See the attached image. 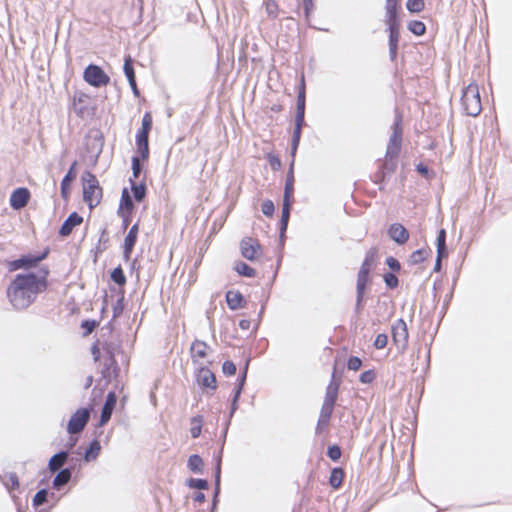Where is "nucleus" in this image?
<instances>
[{"label": "nucleus", "instance_id": "obj_63", "mask_svg": "<svg viewBox=\"0 0 512 512\" xmlns=\"http://www.w3.org/2000/svg\"><path fill=\"white\" fill-rule=\"evenodd\" d=\"M270 164L274 169L279 168L281 166V162L277 157H271Z\"/></svg>", "mask_w": 512, "mask_h": 512}, {"label": "nucleus", "instance_id": "obj_6", "mask_svg": "<svg viewBox=\"0 0 512 512\" xmlns=\"http://www.w3.org/2000/svg\"><path fill=\"white\" fill-rule=\"evenodd\" d=\"M84 80L94 87H102L109 83V76L97 65L90 64L83 73Z\"/></svg>", "mask_w": 512, "mask_h": 512}, {"label": "nucleus", "instance_id": "obj_61", "mask_svg": "<svg viewBox=\"0 0 512 512\" xmlns=\"http://www.w3.org/2000/svg\"><path fill=\"white\" fill-rule=\"evenodd\" d=\"M247 369H248V364H246L244 370L242 371L240 377L238 378V383L237 384H242V387L244 386V383H245V380H246Z\"/></svg>", "mask_w": 512, "mask_h": 512}, {"label": "nucleus", "instance_id": "obj_18", "mask_svg": "<svg viewBox=\"0 0 512 512\" xmlns=\"http://www.w3.org/2000/svg\"><path fill=\"white\" fill-rule=\"evenodd\" d=\"M197 381L200 385L206 388H216L215 375L206 366L198 367Z\"/></svg>", "mask_w": 512, "mask_h": 512}, {"label": "nucleus", "instance_id": "obj_11", "mask_svg": "<svg viewBox=\"0 0 512 512\" xmlns=\"http://www.w3.org/2000/svg\"><path fill=\"white\" fill-rule=\"evenodd\" d=\"M241 255L249 261L255 260L261 252V247L256 239L244 238L240 243Z\"/></svg>", "mask_w": 512, "mask_h": 512}, {"label": "nucleus", "instance_id": "obj_45", "mask_svg": "<svg viewBox=\"0 0 512 512\" xmlns=\"http://www.w3.org/2000/svg\"><path fill=\"white\" fill-rule=\"evenodd\" d=\"M406 7L410 12L417 13L423 10L424 1L423 0H408L406 3Z\"/></svg>", "mask_w": 512, "mask_h": 512}, {"label": "nucleus", "instance_id": "obj_32", "mask_svg": "<svg viewBox=\"0 0 512 512\" xmlns=\"http://www.w3.org/2000/svg\"><path fill=\"white\" fill-rule=\"evenodd\" d=\"M429 252V249L424 248L414 251L410 256L409 263L412 265H416L423 262L429 255Z\"/></svg>", "mask_w": 512, "mask_h": 512}, {"label": "nucleus", "instance_id": "obj_55", "mask_svg": "<svg viewBox=\"0 0 512 512\" xmlns=\"http://www.w3.org/2000/svg\"><path fill=\"white\" fill-rule=\"evenodd\" d=\"M265 7H266V12L269 16L276 17L278 6L274 1H272V0L267 1Z\"/></svg>", "mask_w": 512, "mask_h": 512}, {"label": "nucleus", "instance_id": "obj_51", "mask_svg": "<svg viewBox=\"0 0 512 512\" xmlns=\"http://www.w3.org/2000/svg\"><path fill=\"white\" fill-rule=\"evenodd\" d=\"M152 128V117L149 113H145L142 118L140 131L150 132Z\"/></svg>", "mask_w": 512, "mask_h": 512}, {"label": "nucleus", "instance_id": "obj_21", "mask_svg": "<svg viewBox=\"0 0 512 512\" xmlns=\"http://www.w3.org/2000/svg\"><path fill=\"white\" fill-rule=\"evenodd\" d=\"M77 165V162L75 161L70 169L68 170L67 174L64 176V178L61 181V195L63 198H68L70 189L69 186L71 182L76 178V172L75 167Z\"/></svg>", "mask_w": 512, "mask_h": 512}, {"label": "nucleus", "instance_id": "obj_38", "mask_svg": "<svg viewBox=\"0 0 512 512\" xmlns=\"http://www.w3.org/2000/svg\"><path fill=\"white\" fill-rule=\"evenodd\" d=\"M131 183H132L131 189H132L133 196H134L135 200L138 202L142 201L146 195L145 185L144 184H135L132 180H131Z\"/></svg>", "mask_w": 512, "mask_h": 512}, {"label": "nucleus", "instance_id": "obj_47", "mask_svg": "<svg viewBox=\"0 0 512 512\" xmlns=\"http://www.w3.org/2000/svg\"><path fill=\"white\" fill-rule=\"evenodd\" d=\"M376 378V373L374 370H367L361 373L360 375V382L364 384H370L372 383Z\"/></svg>", "mask_w": 512, "mask_h": 512}, {"label": "nucleus", "instance_id": "obj_49", "mask_svg": "<svg viewBox=\"0 0 512 512\" xmlns=\"http://www.w3.org/2000/svg\"><path fill=\"white\" fill-rule=\"evenodd\" d=\"M261 210L264 215L272 216L275 210L274 203L271 200H265L262 203Z\"/></svg>", "mask_w": 512, "mask_h": 512}, {"label": "nucleus", "instance_id": "obj_20", "mask_svg": "<svg viewBox=\"0 0 512 512\" xmlns=\"http://www.w3.org/2000/svg\"><path fill=\"white\" fill-rule=\"evenodd\" d=\"M149 133L145 131H138L136 135V145L138 153L142 160H146L149 156V144H148Z\"/></svg>", "mask_w": 512, "mask_h": 512}, {"label": "nucleus", "instance_id": "obj_58", "mask_svg": "<svg viewBox=\"0 0 512 512\" xmlns=\"http://www.w3.org/2000/svg\"><path fill=\"white\" fill-rule=\"evenodd\" d=\"M437 246H446V231L441 229L437 236Z\"/></svg>", "mask_w": 512, "mask_h": 512}, {"label": "nucleus", "instance_id": "obj_9", "mask_svg": "<svg viewBox=\"0 0 512 512\" xmlns=\"http://www.w3.org/2000/svg\"><path fill=\"white\" fill-rule=\"evenodd\" d=\"M47 254L48 251H45L40 255H24L16 260L11 261L9 263V270L16 271L19 269H30L32 267H35L40 261L46 258Z\"/></svg>", "mask_w": 512, "mask_h": 512}, {"label": "nucleus", "instance_id": "obj_26", "mask_svg": "<svg viewBox=\"0 0 512 512\" xmlns=\"http://www.w3.org/2000/svg\"><path fill=\"white\" fill-rule=\"evenodd\" d=\"M244 298L238 291H228L226 294V302L230 309L237 310L242 307Z\"/></svg>", "mask_w": 512, "mask_h": 512}, {"label": "nucleus", "instance_id": "obj_54", "mask_svg": "<svg viewBox=\"0 0 512 512\" xmlns=\"http://www.w3.org/2000/svg\"><path fill=\"white\" fill-rule=\"evenodd\" d=\"M327 455L331 460L337 461L341 457V450L336 445L330 446L328 448Z\"/></svg>", "mask_w": 512, "mask_h": 512}, {"label": "nucleus", "instance_id": "obj_52", "mask_svg": "<svg viewBox=\"0 0 512 512\" xmlns=\"http://www.w3.org/2000/svg\"><path fill=\"white\" fill-rule=\"evenodd\" d=\"M222 371L227 376H233L236 373V365L232 361H225L222 365Z\"/></svg>", "mask_w": 512, "mask_h": 512}, {"label": "nucleus", "instance_id": "obj_40", "mask_svg": "<svg viewBox=\"0 0 512 512\" xmlns=\"http://www.w3.org/2000/svg\"><path fill=\"white\" fill-rule=\"evenodd\" d=\"M408 29L413 34L421 36L425 33L426 27L423 22L414 20L408 24Z\"/></svg>", "mask_w": 512, "mask_h": 512}, {"label": "nucleus", "instance_id": "obj_15", "mask_svg": "<svg viewBox=\"0 0 512 512\" xmlns=\"http://www.w3.org/2000/svg\"><path fill=\"white\" fill-rule=\"evenodd\" d=\"M389 237L399 245H403L409 239L408 230L399 223L392 224L388 229Z\"/></svg>", "mask_w": 512, "mask_h": 512}, {"label": "nucleus", "instance_id": "obj_59", "mask_svg": "<svg viewBox=\"0 0 512 512\" xmlns=\"http://www.w3.org/2000/svg\"><path fill=\"white\" fill-rule=\"evenodd\" d=\"M303 6L305 16L308 18L313 9V0H303Z\"/></svg>", "mask_w": 512, "mask_h": 512}, {"label": "nucleus", "instance_id": "obj_24", "mask_svg": "<svg viewBox=\"0 0 512 512\" xmlns=\"http://www.w3.org/2000/svg\"><path fill=\"white\" fill-rule=\"evenodd\" d=\"M398 0H386V18L388 26L397 24Z\"/></svg>", "mask_w": 512, "mask_h": 512}, {"label": "nucleus", "instance_id": "obj_64", "mask_svg": "<svg viewBox=\"0 0 512 512\" xmlns=\"http://www.w3.org/2000/svg\"><path fill=\"white\" fill-rule=\"evenodd\" d=\"M239 326L241 329L243 330H247L250 328V321L249 320H246V319H243L239 322Z\"/></svg>", "mask_w": 512, "mask_h": 512}, {"label": "nucleus", "instance_id": "obj_5", "mask_svg": "<svg viewBox=\"0 0 512 512\" xmlns=\"http://www.w3.org/2000/svg\"><path fill=\"white\" fill-rule=\"evenodd\" d=\"M293 193V175H288L285 190H284V199L282 204V215L280 220V234L281 237L284 236V233L288 226V221L290 217V197Z\"/></svg>", "mask_w": 512, "mask_h": 512}, {"label": "nucleus", "instance_id": "obj_41", "mask_svg": "<svg viewBox=\"0 0 512 512\" xmlns=\"http://www.w3.org/2000/svg\"><path fill=\"white\" fill-rule=\"evenodd\" d=\"M48 491L46 489L39 490L33 497L32 503L34 507H39L47 501Z\"/></svg>", "mask_w": 512, "mask_h": 512}, {"label": "nucleus", "instance_id": "obj_27", "mask_svg": "<svg viewBox=\"0 0 512 512\" xmlns=\"http://www.w3.org/2000/svg\"><path fill=\"white\" fill-rule=\"evenodd\" d=\"M187 466L193 473L201 474L203 472L204 462L199 455L193 454L188 458Z\"/></svg>", "mask_w": 512, "mask_h": 512}, {"label": "nucleus", "instance_id": "obj_46", "mask_svg": "<svg viewBox=\"0 0 512 512\" xmlns=\"http://www.w3.org/2000/svg\"><path fill=\"white\" fill-rule=\"evenodd\" d=\"M133 207L132 199L127 191L124 189L121 196L120 208L130 211Z\"/></svg>", "mask_w": 512, "mask_h": 512}, {"label": "nucleus", "instance_id": "obj_12", "mask_svg": "<svg viewBox=\"0 0 512 512\" xmlns=\"http://www.w3.org/2000/svg\"><path fill=\"white\" fill-rule=\"evenodd\" d=\"M305 111L296 110L295 128L292 136L291 153L294 156L300 143L301 130L304 125Z\"/></svg>", "mask_w": 512, "mask_h": 512}, {"label": "nucleus", "instance_id": "obj_53", "mask_svg": "<svg viewBox=\"0 0 512 512\" xmlns=\"http://www.w3.org/2000/svg\"><path fill=\"white\" fill-rule=\"evenodd\" d=\"M388 343V336L386 334H378L374 341V347L376 349H383Z\"/></svg>", "mask_w": 512, "mask_h": 512}, {"label": "nucleus", "instance_id": "obj_62", "mask_svg": "<svg viewBox=\"0 0 512 512\" xmlns=\"http://www.w3.org/2000/svg\"><path fill=\"white\" fill-rule=\"evenodd\" d=\"M242 389H243L242 384H237V386H236V388L234 390L233 399L239 400L240 395L242 393Z\"/></svg>", "mask_w": 512, "mask_h": 512}, {"label": "nucleus", "instance_id": "obj_16", "mask_svg": "<svg viewBox=\"0 0 512 512\" xmlns=\"http://www.w3.org/2000/svg\"><path fill=\"white\" fill-rule=\"evenodd\" d=\"M30 193L26 188H18L11 194L10 205L13 209H21L28 203Z\"/></svg>", "mask_w": 512, "mask_h": 512}, {"label": "nucleus", "instance_id": "obj_33", "mask_svg": "<svg viewBox=\"0 0 512 512\" xmlns=\"http://www.w3.org/2000/svg\"><path fill=\"white\" fill-rule=\"evenodd\" d=\"M235 270L238 274L245 277H254L256 274V271L252 267L242 261L235 264Z\"/></svg>", "mask_w": 512, "mask_h": 512}, {"label": "nucleus", "instance_id": "obj_10", "mask_svg": "<svg viewBox=\"0 0 512 512\" xmlns=\"http://www.w3.org/2000/svg\"><path fill=\"white\" fill-rule=\"evenodd\" d=\"M209 346L200 340H195L190 347L191 359L197 367L206 366Z\"/></svg>", "mask_w": 512, "mask_h": 512}, {"label": "nucleus", "instance_id": "obj_35", "mask_svg": "<svg viewBox=\"0 0 512 512\" xmlns=\"http://www.w3.org/2000/svg\"><path fill=\"white\" fill-rule=\"evenodd\" d=\"M305 102H306V97H305V80H304V76L302 75L301 83H300V88H299V91H298L296 110L305 111Z\"/></svg>", "mask_w": 512, "mask_h": 512}, {"label": "nucleus", "instance_id": "obj_2", "mask_svg": "<svg viewBox=\"0 0 512 512\" xmlns=\"http://www.w3.org/2000/svg\"><path fill=\"white\" fill-rule=\"evenodd\" d=\"M83 199L90 208L97 206L102 198V189L94 174L85 171L82 174Z\"/></svg>", "mask_w": 512, "mask_h": 512}, {"label": "nucleus", "instance_id": "obj_3", "mask_svg": "<svg viewBox=\"0 0 512 512\" xmlns=\"http://www.w3.org/2000/svg\"><path fill=\"white\" fill-rule=\"evenodd\" d=\"M461 102L467 115L476 117L480 114L482 105L477 84L471 83L464 89Z\"/></svg>", "mask_w": 512, "mask_h": 512}, {"label": "nucleus", "instance_id": "obj_14", "mask_svg": "<svg viewBox=\"0 0 512 512\" xmlns=\"http://www.w3.org/2000/svg\"><path fill=\"white\" fill-rule=\"evenodd\" d=\"M117 402V396L115 392H109L106 396L105 403L103 405L101 416H100V425L106 424L113 413V410L115 408Z\"/></svg>", "mask_w": 512, "mask_h": 512}, {"label": "nucleus", "instance_id": "obj_23", "mask_svg": "<svg viewBox=\"0 0 512 512\" xmlns=\"http://www.w3.org/2000/svg\"><path fill=\"white\" fill-rule=\"evenodd\" d=\"M389 32V52L391 59H394L396 57L399 41L398 25L389 26Z\"/></svg>", "mask_w": 512, "mask_h": 512}, {"label": "nucleus", "instance_id": "obj_29", "mask_svg": "<svg viewBox=\"0 0 512 512\" xmlns=\"http://www.w3.org/2000/svg\"><path fill=\"white\" fill-rule=\"evenodd\" d=\"M100 450H101L100 442L98 440H93L90 443L89 448L85 452L84 460L86 462L95 460L98 457Z\"/></svg>", "mask_w": 512, "mask_h": 512}, {"label": "nucleus", "instance_id": "obj_4", "mask_svg": "<svg viewBox=\"0 0 512 512\" xmlns=\"http://www.w3.org/2000/svg\"><path fill=\"white\" fill-rule=\"evenodd\" d=\"M393 131L390 136L387 150H386V163L385 167L388 168L389 161L396 159L400 153L402 144V127H401V116L397 115L393 124Z\"/></svg>", "mask_w": 512, "mask_h": 512}, {"label": "nucleus", "instance_id": "obj_17", "mask_svg": "<svg viewBox=\"0 0 512 512\" xmlns=\"http://www.w3.org/2000/svg\"><path fill=\"white\" fill-rule=\"evenodd\" d=\"M138 235V224H134L124 239L123 256L129 260Z\"/></svg>", "mask_w": 512, "mask_h": 512}, {"label": "nucleus", "instance_id": "obj_28", "mask_svg": "<svg viewBox=\"0 0 512 512\" xmlns=\"http://www.w3.org/2000/svg\"><path fill=\"white\" fill-rule=\"evenodd\" d=\"M338 384L335 383V382H331L327 389H326V395H325V398H324V404H328V405H332L334 406L335 405V402L337 400V394H338Z\"/></svg>", "mask_w": 512, "mask_h": 512}, {"label": "nucleus", "instance_id": "obj_50", "mask_svg": "<svg viewBox=\"0 0 512 512\" xmlns=\"http://www.w3.org/2000/svg\"><path fill=\"white\" fill-rule=\"evenodd\" d=\"M362 366V360L359 357L351 356L348 359L347 367L349 370L357 371Z\"/></svg>", "mask_w": 512, "mask_h": 512}, {"label": "nucleus", "instance_id": "obj_31", "mask_svg": "<svg viewBox=\"0 0 512 512\" xmlns=\"http://www.w3.org/2000/svg\"><path fill=\"white\" fill-rule=\"evenodd\" d=\"M343 470L341 468H334L331 471L329 483L333 488H339L343 481Z\"/></svg>", "mask_w": 512, "mask_h": 512}, {"label": "nucleus", "instance_id": "obj_25", "mask_svg": "<svg viewBox=\"0 0 512 512\" xmlns=\"http://www.w3.org/2000/svg\"><path fill=\"white\" fill-rule=\"evenodd\" d=\"M71 476L72 472L69 468L61 469L53 479V487L58 490L61 489L70 481Z\"/></svg>", "mask_w": 512, "mask_h": 512}, {"label": "nucleus", "instance_id": "obj_36", "mask_svg": "<svg viewBox=\"0 0 512 512\" xmlns=\"http://www.w3.org/2000/svg\"><path fill=\"white\" fill-rule=\"evenodd\" d=\"M220 481H221V454L217 456L216 466H215V492L214 496L218 498L220 493Z\"/></svg>", "mask_w": 512, "mask_h": 512}, {"label": "nucleus", "instance_id": "obj_8", "mask_svg": "<svg viewBox=\"0 0 512 512\" xmlns=\"http://www.w3.org/2000/svg\"><path fill=\"white\" fill-rule=\"evenodd\" d=\"M90 418V410L87 408L78 409L70 418L67 431L69 434L80 433L88 423Z\"/></svg>", "mask_w": 512, "mask_h": 512}, {"label": "nucleus", "instance_id": "obj_42", "mask_svg": "<svg viewBox=\"0 0 512 512\" xmlns=\"http://www.w3.org/2000/svg\"><path fill=\"white\" fill-rule=\"evenodd\" d=\"M5 486L9 491L17 489L19 487V480L16 473H9L4 481Z\"/></svg>", "mask_w": 512, "mask_h": 512}, {"label": "nucleus", "instance_id": "obj_13", "mask_svg": "<svg viewBox=\"0 0 512 512\" xmlns=\"http://www.w3.org/2000/svg\"><path fill=\"white\" fill-rule=\"evenodd\" d=\"M370 270L371 269H369L367 267L361 266L360 270L358 272L357 285H356V289H357L356 306H357V309H359L360 306H361V302H362V299H363L364 291H365L366 285H367V283L369 281Z\"/></svg>", "mask_w": 512, "mask_h": 512}, {"label": "nucleus", "instance_id": "obj_39", "mask_svg": "<svg viewBox=\"0 0 512 512\" xmlns=\"http://www.w3.org/2000/svg\"><path fill=\"white\" fill-rule=\"evenodd\" d=\"M376 257H377V249L372 247L368 250V252L366 253V257L362 263L361 266H364V267H367L369 269L372 268V266L375 264L376 262Z\"/></svg>", "mask_w": 512, "mask_h": 512}, {"label": "nucleus", "instance_id": "obj_48", "mask_svg": "<svg viewBox=\"0 0 512 512\" xmlns=\"http://www.w3.org/2000/svg\"><path fill=\"white\" fill-rule=\"evenodd\" d=\"M140 160H142L140 155L134 156L132 158V173H133L134 178H138L141 173L142 166H141Z\"/></svg>", "mask_w": 512, "mask_h": 512}, {"label": "nucleus", "instance_id": "obj_44", "mask_svg": "<svg viewBox=\"0 0 512 512\" xmlns=\"http://www.w3.org/2000/svg\"><path fill=\"white\" fill-rule=\"evenodd\" d=\"M111 279L118 285H123L126 282V277L121 267L115 268L111 273Z\"/></svg>", "mask_w": 512, "mask_h": 512}, {"label": "nucleus", "instance_id": "obj_1", "mask_svg": "<svg viewBox=\"0 0 512 512\" xmlns=\"http://www.w3.org/2000/svg\"><path fill=\"white\" fill-rule=\"evenodd\" d=\"M48 273V269L43 267L35 272L17 274L7 288L11 305L17 310L28 308L38 294L46 290Z\"/></svg>", "mask_w": 512, "mask_h": 512}, {"label": "nucleus", "instance_id": "obj_56", "mask_svg": "<svg viewBox=\"0 0 512 512\" xmlns=\"http://www.w3.org/2000/svg\"><path fill=\"white\" fill-rule=\"evenodd\" d=\"M385 283L388 287L394 288L398 284L397 277L392 273H387L384 277Z\"/></svg>", "mask_w": 512, "mask_h": 512}, {"label": "nucleus", "instance_id": "obj_7", "mask_svg": "<svg viewBox=\"0 0 512 512\" xmlns=\"http://www.w3.org/2000/svg\"><path fill=\"white\" fill-rule=\"evenodd\" d=\"M392 338L399 350L404 351L407 348L409 333L407 324L403 319L400 318L393 323Z\"/></svg>", "mask_w": 512, "mask_h": 512}, {"label": "nucleus", "instance_id": "obj_30", "mask_svg": "<svg viewBox=\"0 0 512 512\" xmlns=\"http://www.w3.org/2000/svg\"><path fill=\"white\" fill-rule=\"evenodd\" d=\"M203 417L195 416L190 421V434L192 438H198L202 431Z\"/></svg>", "mask_w": 512, "mask_h": 512}, {"label": "nucleus", "instance_id": "obj_34", "mask_svg": "<svg viewBox=\"0 0 512 512\" xmlns=\"http://www.w3.org/2000/svg\"><path fill=\"white\" fill-rule=\"evenodd\" d=\"M333 408H334V406L323 403L321 412H320L319 421H318L319 425H327L328 424L329 419L333 412Z\"/></svg>", "mask_w": 512, "mask_h": 512}, {"label": "nucleus", "instance_id": "obj_60", "mask_svg": "<svg viewBox=\"0 0 512 512\" xmlns=\"http://www.w3.org/2000/svg\"><path fill=\"white\" fill-rule=\"evenodd\" d=\"M447 255L446 246H437V259H442V257H445Z\"/></svg>", "mask_w": 512, "mask_h": 512}, {"label": "nucleus", "instance_id": "obj_57", "mask_svg": "<svg viewBox=\"0 0 512 512\" xmlns=\"http://www.w3.org/2000/svg\"><path fill=\"white\" fill-rule=\"evenodd\" d=\"M386 264L393 271H398V270H400V267H401L399 261L396 258L391 257V256L386 259Z\"/></svg>", "mask_w": 512, "mask_h": 512}, {"label": "nucleus", "instance_id": "obj_22", "mask_svg": "<svg viewBox=\"0 0 512 512\" xmlns=\"http://www.w3.org/2000/svg\"><path fill=\"white\" fill-rule=\"evenodd\" d=\"M68 459V452L66 451H60L56 454H54L49 462H48V468L51 472H56L62 468V466L66 463Z\"/></svg>", "mask_w": 512, "mask_h": 512}, {"label": "nucleus", "instance_id": "obj_43", "mask_svg": "<svg viewBox=\"0 0 512 512\" xmlns=\"http://www.w3.org/2000/svg\"><path fill=\"white\" fill-rule=\"evenodd\" d=\"M187 486L192 489L205 490L208 488V482L204 479L191 478L187 481Z\"/></svg>", "mask_w": 512, "mask_h": 512}, {"label": "nucleus", "instance_id": "obj_19", "mask_svg": "<svg viewBox=\"0 0 512 512\" xmlns=\"http://www.w3.org/2000/svg\"><path fill=\"white\" fill-rule=\"evenodd\" d=\"M82 222L83 218L77 212L71 213L59 229V234L63 237L70 235L73 228L80 225Z\"/></svg>", "mask_w": 512, "mask_h": 512}, {"label": "nucleus", "instance_id": "obj_37", "mask_svg": "<svg viewBox=\"0 0 512 512\" xmlns=\"http://www.w3.org/2000/svg\"><path fill=\"white\" fill-rule=\"evenodd\" d=\"M123 70H124V73H125V76H126L128 82H132L133 79H135V72H134V68L132 66V58L129 55L126 56L124 59Z\"/></svg>", "mask_w": 512, "mask_h": 512}]
</instances>
